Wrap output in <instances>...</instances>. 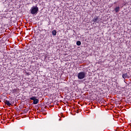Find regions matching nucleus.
Wrapping results in <instances>:
<instances>
[{
	"label": "nucleus",
	"mask_w": 131,
	"mask_h": 131,
	"mask_svg": "<svg viewBox=\"0 0 131 131\" xmlns=\"http://www.w3.org/2000/svg\"><path fill=\"white\" fill-rule=\"evenodd\" d=\"M122 76L124 79H125V78H129V73H124L122 74Z\"/></svg>",
	"instance_id": "obj_4"
},
{
	"label": "nucleus",
	"mask_w": 131,
	"mask_h": 131,
	"mask_svg": "<svg viewBox=\"0 0 131 131\" xmlns=\"http://www.w3.org/2000/svg\"><path fill=\"white\" fill-rule=\"evenodd\" d=\"M27 112H28V110H24V113H27Z\"/></svg>",
	"instance_id": "obj_11"
},
{
	"label": "nucleus",
	"mask_w": 131,
	"mask_h": 131,
	"mask_svg": "<svg viewBox=\"0 0 131 131\" xmlns=\"http://www.w3.org/2000/svg\"><path fill=\"white\" fill-rule=\"evenodd\" d=\"M86 73L84 72H81L78 74V79H83L85 77Z\"/></svg>",
	"instance_id": "obj_2"
},
{
	"label": "nucleus",
	"mask_w": 131,
	"mask_h": 131,
	"mask_svg": "<svg viewBox=\"0 0 131 131\" xmlns=\"http://www.w3.org/2000/svg\"><path fill=\"white\" fill-rule=\"evenodd\" d=\"M116 13H118V12H119V10H120V7L119 6H118L117 7H116L115 9H114Z\"/></svg>",
	"instance_id": "obj_6"
},
{
	"label": "nucleus",
	"mask_w": 131,
	"mask_h": 131,
	"mask_svg": "<svg viewBox=\"0 0 131 131\" xmlns=\"http://www.w3.org/2000/svg\"><path fill=\"white\" fill-rule=\"evenodd\" d=\"M39 100H38V99H36L33 102V104H34V105H36V104H37L38 103Z\"/></svg>",
	"instance_id": "obj_7"
},
{
	"label": "nucleus",
	"mask_w": 131,
	"mask_h": 131,
	"mask_svg": "<svg viewBox=\"0 0 131 131\" xmlns=\"http://www.w3.org/2000/svg\"><path fill=\"white\" fill-rule=\"evenodd\" d=\"M5 104H6V105H7V106H9V107H10L11 106H12V104H13V103L12 102H10L8 100H5Z\"/></svg>",
	"instance_id": "obj_5"
},
{
	"label": "nucleus",
	"mask_w": 131,
	"mask_h": 131,
	"mask_svg": "<svg viewBox=\"0 0 131 131\" xmlns=\"http://www.w3.org/2000/svg\"><path fill=\"white\" fill-rule=\"evenodd\" d=\"M52 35H54V36L57 35V31L56 30H54L52 31Z\"/></svg>",
	"instance_id": "obj_8"
},
{
	"label": "nucleus",
	"mask_w": 131,
	"mask_h": 131,
	"mask_svg": "<svg viewBox=\"0 0 131 131\" xmlns=\"http://www.w3.org/2000/svg\"><path fill=\"white\" fill-rule=\"evenodd\" d=\"M76 45L77 46H80V45H81V42H80V41H77L76 42Z\"/></svg>",
	"instance_id": "obj_10"
},
{
	"label": "nucleus",
	"mask_w": 131,
	"mask_h": 131,
	"mask_svg": "<svg viewBox=\"0 0 131 131\" xmlns=\"http://www.w3.org/2000/svg\"><path fill=\"white\" fill-rule=\"evenodd\" d=\"M92 22L95 24H99L100 23V17L95 16L92 19Z\"/></svg>",
	"instance_id": "obj_3"
},
{
	"label": "nucleus",
	"mask_w": 131,
	"mask_h": 131,
	"mask_svg": "<svg viewBox=\"0 0 131 131\" xmlns=\"http://www.w3.org/2000/svg\"><path fill=\"white\" fill-rule=\"evenodd\" d=\"M38 11V7H37V6L32 7L30 9V13L32 15H34V14H37Z\"/></svg>",
	"instance_id": "obj_1"
},
{
	"label": "nucleus",
	"mask_w": 131,
	"mask_h": 131,
	"mask_svg": "<svg viewBox=\"0 0 131 131\" xmlns=\"http://www.w3.org/2000/svg\"><path fill=\"white\" fill-rule=\"evenodd\" d=\"M30 99L34 101L36 99V97L35 96L32 97Z\"/></svg>",
	"instance_id": "obj_9"
}]
</instances>
